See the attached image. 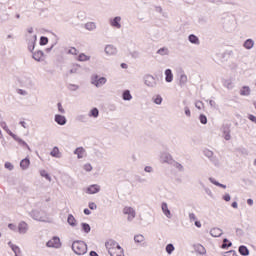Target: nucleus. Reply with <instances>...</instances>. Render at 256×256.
<instances>
[{
    "mask_svg": "<svg viewBox=\"0 0 256 256\" xmlns=\"http://www.w3.org/2000/svg\"><path fill=\"white\" fill-rule=\"evenodd\" d=\"M0 125H1L2 129H4V131H6V133H8V135L10 137H12V139H14V141H17V143L19 145H21V147H26V149H28V151H31V147H29V144H27V142H25L23 139H21L15 133H12L11 130L9 129V126H7L6 122H1Z\"/></svg>",
    "mask_w": 256,
    "mask_h": 256,
    "instance_id": "f257e3e1",
    "label": "nucleus"
},
{
    "mask_svg": "<svg viewBox=\"0 0 256 256\" xmlns=\"http://www.w3.org/2000/svg\"><path fill=\"white\" fill-rule=\"evenodd\" d=\"M72 251L76 255H85L87 253V243L83 240H76L72 243Z\"/></svg>",
    "mask_w": 256,
    "mask_h": 256,
    "instance_id": "f03ea898",
    "label": "nucleus"
},
{
    "mask_svg": "<svg viewBox=\"0 0 256 256\" xmlns=\"http://www.w3.org/2000/svg\"><path fill=\"white\" fill-rule=\"evenodd\" d=\"M144 85L146 87H150V89H155L157 87V79L153 77L151 74H145L143 76Z\"/></svg>",
    "mask_w": 256,
    "mask_h": 256,
    "instance_id": "7ed1b4c3",
    "label": "nucleus"
},
{
    "mask_svg": "<svg viewBox=\"0 0 256 256\" xmlns=\"http://www.w3.org/2000/svg\"><path fill=\"white\" fill-rule=\"evenodd\" d=\"M46 247L53 249H61V239L58 236H54L51 240L46 243Z\"/></svg>",
    "mask_w": 256,
    "mask_h": 256,
    "instance_id": "20e7f679",
    "label": "nucleus"
},
{
    "mask_svg": "<svg viewBox=\"0 0 256 256\" xmlns=\"http://www.w3.org/2000/svg\"><path fill=\"white\" fill-rule=\"evenodd\" d=\"M91 83L92 85H95V87H102V85H105V83H107V78L95 75L92 77Z\"/></svg>",
    "mask_w": 256,
    "mask_h": 256,
    "instance_id": "39448f33",
    "label": "nucleus"
},
{
    "mask_svg": "<svg viewBox=\"0 0 256 256\" xmlns=\"http://www.w3.org/2000/svg\"><path fill=\"white\" fill-rule=\"evenodd\" d=\"M123 213L124 215H129L127 218L128 221H132L133 219H135V216H136L135 209L131 207H125L123 209Z\"/></svg>",
    "mask_w": 256,
    "mask_h": 256,
    "instance_id": "423d86ee",
    "label": "nucleus"
},
{
    "mask_svg": "<svg viewBox=\"0 0 256 256\" xmlns=\"http://www.w3.org/2000/svg\"><path fill=\"white\" fill-rule=\"evenodd\" d=\"M222 132H223L225 141H231V128L229 124L223 125Z\"/></svg>",
    "mask_w": 256,
    "mask_h": 256,
    "instance_id": "0eeeda50",
    "label": "nucleus"
},
{
    "mask_svg": "<svg viewBox=\"0 0 256 256\" xmlns=\"http://www.w3.org/2000/svg\"><path fill=\"white\" fill-rule=\"evenodd\" d=\"M100 191H101V186L97 184L90 185L86 189V193H88V195H95V193H99Z\"/></svg>",
    "mask_w": 256,
    "mask_h": 256,
    "instance_id": "6e6552de",
    "label": "nucleus"
},
{
    "mask_svg": "<svg viewBox=\"0 0 256 256\" xmlns=\"http://www.w3.org/2000/svg\"><path fill=\"white\" fill-rule=\"evenodd\" d=\"M54 121L57 123V125H67V118L61 114H56L54 116Z\"/></svg>",
    "mask_w": 256,
    "mask_h": 256,
    "instance_id": "1a4fd4ad",
    "label": "nucleus"
},
{
    "mask_svg": "<svg viewBox=\"0 0 256 256\" xmlns=\"http://www.w3.org/2000/svg\"><path fill=\"white\" fill-rule=\"evenodd\" d=\"M161 159L164 163H168L169 165H173V163H175V160H173V156H171L167 152L162 153Z\"/></svg>",
    "mask_w": 256,
    "mask_h": 256,
    "instance_id": "9d476101",
    "label": "nucleus"
},
{
    "mask_svg": "<svg viewBox=\"0 0 256 256\" xmlns=\"http://www.w3.org/2000/svg\"><path fill=\"white\" fill-rule=\"evenodd\" d=\"M27 231H29V225H27L25 221H21L18 224V232L21 235H25V233H27Z\"/></svg>",
    "mask_w": 256,
    "mask_h": 256,
    "instance_id": "9b49d317",
    "label": "nucleus"
},
{
    "mask_svg": "<svg viewBox=\"0 0 256 256\" xmlns=\"http://www.w3.org/2000/svg\"><path fill=\"white\" fill-rule=\"evenodd\" d=\"M161 209L164 215L168 218L171 219L173 217V214H171V210H169V206L167 205V202H163L161 204Z\"/></svg>",
    "mask_w": 256,
    "mask_h": 256,
    "instance_id": "f8f14e48",
    "label": "nucleus"
},
{
    "mask_svg": "<svg viewBox=\"0 0 256 256\" xmlns=\"http://www.w3.org/2000/svg\"><path fill=\"white\" fill-rule=\"evenodd\" d=\"M30 216L35 221H45V219L43 218V216L41 215V212L39 210H32L30 212Z\"/></svg>",
    "mask_w": 256,
    "mask_h": 256,
    "instance_id": "ddd939ff",
    "label": "nucleus"
},
{
    "mask_svg": "<svg viewBox=\"0 0 256 256\" xmlns=\"http://www.w3.org/2000/svg\"><path fill=\"white\" fill-rule=\"evenodd\" d=\"M111 27H115V29H121V16H116L110 20Z\"/></svg>",
    "mask_w": 256,
    "mask_h": 256,
    "instance_id": "4468645a",
    "label": "nucleus"
},
{
    "mask_svg": "<svg viewBox=\"0 0 256 256\" xmlns=\"http://www.w3.org/2000/svg\"><path fill=\"white\" fill-rule=\"evenodd\" d=\"M36 43H37V35H34L33 38L28 42V51H30V53H33V51H35Z\"/></svg>",
    "mask_w": 256,
    "mask_h": 256,
    "instance_id": "2eb2a0df",
    "label": "nucleus"
},
{
    "mask_svg": "<svg viewBox=\"0 0 256 256\" xmlns=\"http://www.w3.org/2000/svg\"><path fill=\"white\" fill-rule=\"evenodd\" d=\"M253 47H255V41L253 39L248 38L244 41V43H243L244 49L251 50V49H253Z\"/></svg>",
    "mask_w": 256,
    "mask_h": 256,
    "instance_id": "dca6fc26",
    "label": "nucleus"
},
{
    "mask_svg": "<svg viewBox=\"0 0 256 256\" xmlns=\"http://www.w3.org/2000/svg\"><path fill=\"white\" fill-rule=\"evenodd\" d=\"M31 165V160L29 158H24L20 161V167L23 169V171L29 169V166Z\"/></svg>",
    "mask_w": 256,
    "mask_h": 256,
    "instance_id": "f3484780",
    "label": "nucleus"
},
{
    "mask_svg": "<svg viewBox=\"0 0 256 256\" xmlns=\"http://www.w3.org/2000/svg\"><path fill=\"white\" fill-rule=\"evenodd\" d=\"M45 55V53L41 50H37L36 52H32V59L34 61H41V58Z\"/></svg>",
    "mask_w": 256,
    "mask_h": 256,
    "instance_id": "a211bd4d",
    "label": "nucleus"
},
{
    "mask_svg": "<svg viewBox=\"0 0 256 256\" xmlns=\"http://www.w3.org/2000/svg\"><path fill=\"white\" fill-rule=\"evenodd\" d=\"M8 246L11 248L14 255H21V248H19V246L13 244L11 241L8 242Z\"/></svg>",
    "mask_w": 256,
    "mask_h": 256,
    "instance_id": "6ab92c4d",
    "label": "nucleus"
},
{
    "mask_svg": "<svg viewBox=\"0 0 256 256\" xmlns=\"http://www.w3.org/2000/svg\"><path fill=\"white\" fill-rule=\"evenodd\" d=\"M210 235L212 237H221V235H223V230L220 228H212L210 230Z\"/></svg>",
    "mask_w": 256,
    "mask_h": 256,
    "instance_id": "aec40b11",
    "label": "nucleus"
},
{
    "mask_svg": "<svg viewBox=\"0 0 256 256\" xmlns=\"http://www.w3.org/2000/svg\"><path fill=\"white\" fill-rule=\"evenodd\" d=\"M104 51L106 55H115V53H117V48H115L113 45H107Z\"/></svg>",
    "mask_w": 256,
    "mask_h": 256,
    "instance_id": "412c9836",
    "label": "nucleus"
},
{
    "mask_svg": "<svg viewBox=\"0 0 256 256\" xmlns=\"http://www.w3.org/2000/svg\"><path fill=\"white\" fill-rule=\"evenodd\" d=\"M188 41H189V43H192V45H199V43H200L199 37H197V35H195V34H190L188 36Z\"/></svg>",
    "mask_w": 256,
    "mask_h": 256,
    "instance_id": "4be33fe9",
    "label": "nucleus"
},
{
    "mask_svg": "<svg viewBox=\"0 0 256 256\" xmlns=\"http://www.w3.org/2000/svg\"><path fill=\"white\" fill-rule=\"evenodd\" d=\"M67 223L70 225V227H77V219H75L73 214L68 215Z\"/></svg>",
    "mask_w": 256,
    "mask_h": 256,
    "instance_id": "5701e85b",
    "label": "nucleus"
},
{
    "mask_svg": "<svg viewBox=\"0 0 256 256\" xmlns=\"http://www.w3.org/2000/svg\"><path fill=\"white\" fill-rule=\"evenodd\" d=\"M240 95L243 97H249V95H251V88H249V86H243L240 89Z\"/></svg>",
    "mask_w": 256,
    "mask_h": 256,
    "instance_id": "b1692460",
    "label": "nucleus"
},
{
    "mask_svg": "<svg viewBox=\"0 0 256 256\" xmlns=\"http://www.w3.org/2000/svg\"><path fill=\"white\" fill-rule=\"evenodd\" d=\"M122 99H123V101H131V99H133V95H131V91L124 90L122 92Z\"/></svg>",
    "mask_w": 256,
    "mask_h": 256,
    "instance_id": "393cba45",
    "label": "nucleus"
},
{
    "mask_svg": "<svg viewBox=\"0 0 256 256\" xmlns=\"http://www.w3.org/2000/svg\"><path fill=\"white\" fill-rule=\"evenodd\" d=\"M165 81L166 83H171L173 81V72L171 69L165 70Z\"/></svg>",
    "mask_w": 256,
    "mask_h": 256,
    "instance_id": "a878e982",
    "label": "nucleus"
},
{
    "mask_svg": "<svg viewBox=\"0 0 256 256\" xmlns=\"http://www.w3.org/2000/svg\"><path fill=\"white\" fill-rule=\"evenodd\" d=\"M50 155L56 159H61V152L59 151V147L55 146L50 152Z\"/></svg>",
    "mask_w": 256,
    "mask_h": 256,
    "instance_id": "bb28decb",
    "label": "nucleus"
},
{
    "mask_svg": "<svg viewBox=\"0 0 256 256\" xmlns=\"http://www.w3.org/2000/svg\"><path fill=\"white\" fill-rule=\"evenodd\" d=\"M85 153V148L78 147L74 150V155H77L78 159H83V154Z\"/></svg>",
    "mask_w": 256,
    "mask_h": 256,
    "instance_id": "cd10ccee",
    "label": "nucleus"
},
{
    "mask_svg": "<svg viewBox=\"0 0 256 256\" xmlns=\"http://www.w3.org/2000/svg\"><path fill=\"white\" fill-rule=\"evenodd\" d=\"M108 253L110 256H125V254H122L121 251L115 248H109Z\"/></svg>",
    "mask_w": 256,
    "mask_h": 256,
    "instance_id": "c85d7f7f",
    "label": "nucleus"
},
{
    "mask_svg": "<svg viewBox=\"0 0 256 256\" xmlns=\"http://www.w3.org/2000/svg\"><path fill=\"white\" fill-rule=\"evenodd\" d=\"M238 251H239L240 255H243V256L249 255V248H247V246H245V245L239 246Z\"/></svg>",
    "mask_w": 256,
    "mask_h": 256,
    "instance_id": "c756f323",
    "label": "nucleus"
},
{
    "mask_svg": "<svg viewBox=\"0 0 256 256\" xmlns=\"http://www.w3.org/2000/svg\"><path fill=\"white\" fill-rule=\"evenodd\" d=\"M179 85L180 87H185L187 85V75L185 73H182L179 77Z\"/></svg>",
    "mask_w": 256,
    "mask_h": 256,
    "instance_id": "7c9ffc66",
    "label": "nucleus"
},
{
    "mask_svg": "<svg viewBox=\"0 0 256 256\" xmlns=\"http://www.w3.org/2000/svg\"><path fill=\"white\" fill-rule=\"evenodd\" d=\"M81 228H82V231L86 234H89L91 233V225H89V223H86V222H82L81 223Z\"/></svg>",
    "mask_w": 256,
    "mask_h": 256,
    "instance_id": "2f4dec72",
    "label": "nucleus"
},
{
    "mask_svg": "<svg viewBox=\"0 0 256 256\" xmlns=\"http://www.w3.org/2000/svg\"><path fill=\"white\" fill-rule=\"evenodd\" d=\"M88 117H93L94 119H97L99 117V109L94 107L90 110Z\"/></svg>",
    "mask_w": 256,
    "mask_h": 256,
    "instance_id": "473e14b6",
    "label": "nucleus"
},
{
    "mask_svg": "<svg viewBox=\"0 0 256 256\" xmlns=\"http://www.w3.org/2000/svg\"><path fill=\"white\" fill-rule=\"evenodd\" d=\"M233 243L231 241H229V239L224 238L222 245H221V249H229V247H232Z\"/></svg>",
    "mask_w": 256,
    "mask_h": 256,
    "instance_id": "72a5a7b5",
    "label": "nucleus"
},
{
    "mask_svg": "<svg viewBox=\"0 0 256 256\" xmlns=\"http://www.w3.org/2000/svg\"><path fill=\"white\" fill-rule=\"evenodd\" d=\"M85 29H87V31H95L97 29V24H95V22H88L85 24Z\"/></svg>",
    "mask_w": 256,
    "mask_h": 256,
    "instance_id": "f704fd0d",
    "label": "nucleus"
},
{
    "mask_svg": "<svg viewBox=\"0 0 256 256\" xmlns=\"http://www.w3.org/2000/svg\"><path fill=\"white\" fill-rule=\"evenodd\" d=\"M195 250L197 251V253H199L200 255H205L206 251H205V247H203V245L198 244L195 246Z\"/></svg>",
    "mask_w": 256,
    "mask_h": 256,
    "instance_id": "c9c22d12",
    "label": "nucleus"
},
{
    "mask_svg": "<svg viewBox=\"0 0 256 256\" xmlns=\"http://www.w3.org/2000/svg\"><path fill=\"white\" fill-rule=\"evenodd\" d=\"M166 253H168V255H172L173 254V251H175V246L170 243V244H167L166 245Z\"/></svg>",
    "mask_w": 256,
    "mask_h": 256,
    "instance_id": "e433bc0d",
    "label": "nucleus"
},
{
    "mask_svg": "<svg viewBox=\"0 0 256 256\" xmlns=\"http://www.w3.org/2000/svg\"><path fill=\"white\" fill-rule=\"evenodd\" d=\"M134 241L135 243H143V241H145V236L142 234H137L134 236Z\"/></svg>",
    "mask_w": 256,
    "mask_h": 256,
    "instance_id": "4c0bfd02",
    "label": "nucleus"
},
{
    "mask_svg": "<svg viewBox=\"0 0 256 256\" xmlns=\"http://www.w3.org/2000/svg\"><path fill=\"white\" fill-rule=\"evenodd\" d=\"M157 54L158 55H162V56H165V55H169V48H160L158 51H157Z\"/></svg>",
    "mask_w": 256,
    "mask_h": 256,
    "instance_id": "58836bf2",
    "label": "nucleus"
},
{
    "mask_svg": "<svg viewBox=\"0 0 256 256\" xmlns=\"http://www.w3.org/2000/svg\"><path fill=\"white\" fill-rule=\"evenodd\" d=\"M116 245H117V242H115L114 240H110V241L106 242V249H108V251H109V249L115 248Z\"/></svg>",
    "mask_w": 256,
    "mask_h": 256,
    "instance_id": "ea45409f",
    "label": "nucleus"
},
{
    "mask_svg": "<svg viewBox=\"0 0 256 256\" xmlns=\"http://www.w3.org/2000/svg\"><path fill=\"white\" fill-rule=\"evenodd\" d=\"M91 56L85 55V53H81L78 55V61H89Z\"/></svg>",
    "mask_w": 256,
    "mask_h": 256,
    "instance_id": "a19ab883",
    "label": "nucleus"
},
{
    "mask_svg": "<svg viewBox=\"0 0 256 256\" xmlns=\"http://www.w3.org/2000/svg\"><path fill=\"white\" fill-rule=\"evenodd\" d=\"M47 43H49V38H47V36H41L39 44L41 46H45Z\"/></svg>",
    "mask_w": 256,
    "mask_h": 256,
    "instance_id": "79ce46f5",
    "label": "nucleus"
},
{
    "mask_svg": "<svg viewBox=\"0 0 256 256\" xmlns=\"http://www.w3.org/2000/svg\"><path fill=\"white\" fill-rule=\"evenodd\" d=\"M203 153H204L205 157H207L208 159H211L213 157V155H214L213 151H211L209 149H205L203 151Z\"/></svg>",
    "mask_w": 256,
    "mask_h": 256,
    "instance_id": "37998d69",
    "label": "nucleus"
},
{
    "mask_svg": "<svg viewBox=\"0 0 256 256\" xmlns=\"http://www.w3.org/2000/svg\"><path fill=\"white\" fill-rule=\"evenodd\" d=\"M199 121L202 125H207V116H205V114H200Z\"/></svg>",
    "mask_w": 256,
    "mask_h": 256,
    "instance_id": "c03bdc74",
    "label": "nucleus"
},
{
    "mask_svg": "<svg viewBox=\"0 0 256 256\" xmlns=\"http://www.w3.org/2000/svg\"><path fill=\"white\" fill-rule=\"evenodd\" d=\"M154 103L156 105H161L163 103V97H161V95H157L155 98H154Z\"/></svg>",
    "mask_w": 256,
    "mask_h": 256,
    "instance_id": "a18cd8bd",
    "label": "nucleus"
},
{
    "mask_svg": "<svg viewBox=\"0 0 256 256\" xmlns=\"http://www.w3.org/2000/svg\"><path fill=\"white\" fill-rule=\"evenodd\" d=\"M40 175L41 177H45L47 181H51V176L45 170H41Z\"/></svg>",
    "mask_w": 256,
    "mask_h": 256,
    "instance_id": "49530a36",
    "label": "nucleus"
},
{
    "mask_svg": "<svg viewBox=\"0 0 256 256\" xmlns=\"http://www.w3.org/2000/svg\"><path fill=\"white\" fill-rule=\"evenodd\" d=\"M211 163H213V165H215V167H219L220 163H219V158H217V156H213L210 159Z\"/></svg>",
    "mask_w": 256,
    "mask_h": 256,
    "instance_id": "de8ad7c7",
    "label": "nucleus"
},
{
    "mask_svg": "<svg viewBox=\"0 0 256 256\" xmlns=\"http://www.w3.org/2000/svg\"><path fill=\"white\" fill-rule=\"evenodd\" d=\"M77 121H80L81 123H87V116L85 115H79L77 116Z\"/></svg>",
    "mask_w": 256,
    "mask_h": 256,
    "instance_id": "09e8293b",
    "label": "nucleus"
},
{
    "mask_svg": "<svg viewBox=\"0 0 256 256\" xmlns=\"http://www.w3.org/2000/svg\"><path fill=\"white\" fill-rule=\"evenodd\" d=\"M4 167H5V169H8V171H13V169H15V166H13V165L11 164V162H6V163L4 164Z\"/></svg>",
    "mask_w": 256,
    "mask_h": 256,
    "instance_id": "8fccbe9b",
    "label": "nucleus"
},
{
    "mask_svg": "<svg viewBox=\"0 0 256 256\" xmlns=\"http://www.w3.org/2000/svg\"><path fill=\"white\" fill-rule=\"evenodd\" d=\"M68 89H69V91H77V89H79V85L69 84Z\"/></svg>",
    "mask_w": 256,
    "mask_h": 256,
    "instance_id": "3c124183",
    "label": "nucleus"
},
{
    "mask_svg": "<svg viewBox=\"0 0 256 256\" xmlns=\"http://www.w3.org/2000/svg\"><path fill=\"white\" fill-rule=\"evenodd\" d=\"M69 55H78L79 50H77L75 47H72L70 50H68Z\"/></svg>",
    "mask_w": 256,
    "mask_h": 256,
    "instance_id": "603ef678",
    "label": "nucleus"
},
{
    "mask_svg": "<svg viewBox=\"0 0 256 256\" xmlns=\"http://www.w3.org/2000/svg\"><path fill=\"white\" fill-rule=\"evenodd\" d=\"M174 166L176 167V169H178V171H185V168L179 162H175Z\"/></svg>",
    "mask_w": 256,
    "mask_h": 256,
    "instance_id": "864d4df0",
    "label": "nucleus"
},
{
    "mask_svg": "<svg viewBox=\"0 0 256 256\" xmlns=\"http://www.w3.org/2000/svg\"><path fill=\"white\" fill-rule=\"evenodd\" d=\"M224 85L227 87V89H233V82L230 80L224 81Z\"/></svg>",
    "mask_w": 256,
    "mask_h": 256,
    "instance_id": "5fc2aeb1",
    "label": "nucleus"
},
{
    "mask_svg": "<svg viewBox=\"0 0 256 256\" xmlns=\"http://www.w3.org/2000/svg\"><path fill=\"white\" fill-rule=\"evenodd\" d=\"M203 189L206 193V195H209V197H213V192H211V189H209L208 187L203 186Z\"/></svg>",
    "mask_w": 256,
    "mask_h": 256,
    "instance_id": "6e6d98bb",
    "label": "nucleus"
},
{
    "mask_svg": "<svg viewBox=\"0 0 256 256\" xmlns=\"http://www.w3.org/2000/svg\"><path fill=\"white\" fill-rule=\"evenodd\" d=\"M236 235H237L238 237H243V235H245V232H243V229L237 228V229H236Z\"/></svg>",
    "mask_w": 256,
    "mask_h": 256,
    "instance_id": "4d7b16f0",
    "label": "nucleus"
},
{
    "mask_svg": "<svg viewBox=\"0 0 256 256\" xmlns=\"http://www.w3.org/2000/svg\"><path fill=\"white\" fill-rule=\"evenodd\" d=\"M57 107H58L59 113L65 114V109L63 108V105L61 104V102L57 104Z\"/></svg>",
    "mask_w": 256,
    "mask_h": 256,
    "instance_id": "13d9d810",
    "label": "nucleus"
},
{
    "mask_svg": "<svg viewBox=\"0 0 256 256\" xmlns=\"http://www.w3.org/2000/svg\"><path fill=\"white\" fill-rule=\"evenodd\" d=\"M248 119H249V121H251L252 123H255V125H256V116L255 115L249 114Z\"/></svg>",
    "mask_w": 256,
    "mask_h": 256,
    "instance_id": "bf43d9fd",
    "label": "nucleus"
},
{
    "mask_svg": "<svg viewBox=\"0 0 256 256\" xmlns=\"http://www.w3.org/2000/svg\"><path fill=\"white\" fill-rule=\"evenodd\" d=\"M89 209H91L92 211H95V209H97V204H95L94 202H90L88 204Z\"/></svg>",
    "mask_w": 256,
    "mask_h": 256,
    "instance_id": "052dcab7",
    "label": "nucleus"
},
{
    "mask_svg": "<svg viewBox=\"0 0 256 256\" xmlns=\"http://www.w3.org/2000/svg\"><path fill=\"white\" fill-rule=\"evenodd\" d=\"M195 107H196V109H199V110L203 109V102L202 101H197L195 103Z\"/></svg>",
    "mask_w": 256,
    "mask_h": 256,
    "instance_id": "680f3d73",
    "label": "nucleus"
},
{
    "mask_svg": "<svg viewBox=\"0 0 256 256\" xmlns=\"http://www.w3.org/2000/svg\"><path fill=\"white\" fill-rule=\"evenodd\" d=\"M84 169L87 171V172H90V171H93V166H91V164H85L84 165Z\"/></svg>",
    "mask_w": 256,
    "mask_h": 256,
    "instance_id": "e2e57ef3",
    "label": "nucleus"
},
{
    "mask_svg": "<svg viewBox=\"0 0 256 256\" xmlns=\"http://www.w3.org/2000/svg\"><path fill=\"white\" fill-rule=\"evenodd\" d=\"M8 228H10L11 231H17V225L13 223L8 224Z\"/></svg>",
    "mask_w": 256,
    "mask_h": 256,
    "instance_id": "0e129e2a",
    "label": "nucleus"
},
{
    "mask_svg": "<svg viewBox=\"0 0 256 256\" xmlns=\"http://www.w3.org/2000/svg\"><path fill=\"white\" fill-rule=\"evenodd\" d=\"M222 199H223L224 201H226V202H229V201H231V195H230V194H225V195L222 197Z\"/></svg>",
    "mask_w": 256,
    "mask_h": 256,
    "instance_id": "69168bd1",
    "label": "nucleus"
},
{
    "mask_svg": "<svg viewBox=\"0 0 256 256\" xmlns=\"http://www.w3.org/2000/svg\"><path fill=\"white\" fill-rule=\"evenodd\" d=\"M144 171H145L146 173H153V167H151V166H146V167L144 168Z\"/></svg>",
    "mask_w": 256,
    "mask_h": 256,
    "instance_id": "338daca9",
    "label": "nucleus"
},
{
    "mask_svg": "<svg viewBox=\"0 0 256 256\" xmlns=\"http://www.w3.org/2000/svg\"><path fill=\"white\" fill-rule=\"evenodd\" d=\"M235 255V250H230L224 253V256H233Z\"/></svg>",
    "mask_w": 256,
    "mask_h": 256,
    "instance_id": "774afa93",
    "label": "nucleus"
}]
</instances>
